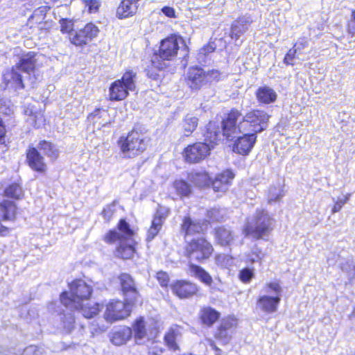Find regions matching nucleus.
<instances>
[{"mask_svg":"<svg viewBox=\"0 0 355 355\" xmlns=\"http://www.w3.org/2000/svg\"><path fill=\"white\" fill-rule=\"evenodd\" d=\"M157 279L159 282L162 286H166L168 283V275L162 271L157 273Z\"/></svg>","mask_w":355,"mask_h":355,"instance_id":"6e6d98bb","label":"nucleus"},{"mask_svg":"<svg viewBox=\"0 0 355 355\" xmlns=\"http://www.w3.org/2000/svg\"><path fill=\"white\" fill-rule=\"evenodd\" d=\"M174 187L177 193L181 196H187L191 193V187L185 181H175Z\"/></svg>","mask_w":355,"mask_h":355,"instance_id":"79ce46f5","label":"nucleus"},{"mask_svg":"<svg viewBox=\"0 0 355 355\" xmlns=\"http://www.w3.org/2000/svg\"><path fill=\"white\" fill-rule=\"evenodd\" d=\"M75 322L74 315L71 313H67L64 315L63 324L64 328L70 332L73 329V324Z\"/></svg>","mask_w":355,"mask_h":355,"instance_id":"09e8293b","label":"nucleus"},{"mask_svg":"<svg viewBox=\"0 0 355 355\" xmlns=\"http://www.w3.org/2000/svg\"><path fill=\"white\" fill-rule=\"evenodd\" d=\"M297 58V51H295L293 47L291 49L284 57V62L287 64H294L293 60Z\"/></svg>","mask_w":355,"mask_h":355,"instance_id":"864d4df0","label":"nucleus"},{"mask_svg":"<svg viewBox=\"0 0 355 355\" xmlns=\"http://www.w3.org/2000/svg\"><path fill=\"white\" fill-rule=\"evenodd\" d=\"M132 331L134 334L136 343L139 345L145 344L146 341H150L154 336V330L147 327L146 322L141 317L134 322Z\"/></svg>","mask_w":355,"mask_h":355,"instance_id":"2eb2a0df","label":"nucleus"},{"mask_svg":"<svg viewBox=\"0 0 355 355\" xmlns=\"http://www.w3.org/2000/svg\"><path fill=\"white\" fill-rule=\"evenodd\" d=\"M309 46V40L306 37L300 38L294 44L293 49L297 51V58L304 60L306 58L308 54L306 49Z\"/></svg>","mask_w":355,"mask_h":355,"instance_id":"f704fd0d","label":"nucleus"},{"mask_svg":"<svg viewBox=\"0 0 355 355\" xmlns=\"http://www.w3.org/2000/svg\"><path fill=\"white\" fill-rule=\"evenodd\" d=\"M24 355H40V349L36 345H30L27 347L24 352Z\"/></svg>","mask_w":355,"mask_h":355,"instance_id":"4d7b16f0","label":"nucleus"},{"mask_svg":"<svg viewBox=\"0 0 355 355\" xmlns=\"http://www.w3.org/2000/svg\"><path fill=\"white\" fill-rule=\"evenodd\" d=\"M211 145L207 143L196 142L184 148V157L189 163H198L205 159L210 153Z\"/></svg>","mask_w":355,"mask_h":355,"instance_id":"f8f14e48","label":"nucleus"},{"mask_svg":"<svg viewBox=\"0 0 355 355\" xmlns=\"http://www.w3.org/2000/svg\"><path fill=\"white\" fill-rule=\"evenodd\" d=\"M173 292L180 298L189 297L196 293L198 287L195 284L178 281L173 286Z\"/></svg>","mask_w":355,"mask_h":355,"instance_id":"4be33fe9","label":"nucleus"},{"mask_svg":"<svg viewBox=\"0 0 355 355\" xmlns=\"http://www.w3.org/2000/svg\"><path fill=\"white\" fill-rule=\"evenodd\" d=\"M134 302L112 300L107 305L105 319L108 322L122 320L130 315Z\"/></svg>","mask_w":355,"mask_h":355,"instance_id":"9b49d317","label":"nucleus"},{"mask_svg":"<svg viewBox=\"0 0 355 355\" xmlns=\"http://www.w3.org/2000/svg\"><path fill=\"white\" fill-rule=\"evenodd\" d=\"M15 204L10 200H4L0 203V219L2 221L14 220L16 216Z\"/></svg>","mask_w":355,"mask_h":355,"instance_id":"bb28decb","label":"nucleus"},{"mask_svg":"<svg viewBox=\"0 0 355 355\" xmlns=\"http://www.w3.org/2000/svg\"><path fill=\"white\" fill-rule=\"evenodd\" d=\"M269 115L263 110H253L244 116L237 110H232L223 121V135L234 137L238 132H248L257 136L268 127Z\"/></svg>","mask_w":355,"mask_h":355,"instance_id":"f257e3e1","label":"nucleus"},{"mask_svg":"<svg viewBox=\"0 0 355 355\" xmlns=\"http://www.w3.org/2000/svg\"><path fill=\"white\" fill-rule=\"evenodd\" d=\"M84 2L85 6L88 8L89 13L97 12L101 6V1L99 0H85Z\"/></svg>","mask_w":355,"mask_h":355,"instance_id":"3c124183","label":"nucleus"},{"mask_svg":"<svg viewBox=\"0 0 355 355\" xmlns=\"http://www.w3.org/2000/svg\"><path fill=\"white\" fill-rule=\"evenodd\" d=\"M147 75L149 78H150L153 80H157L159 76L157 72H154V71L151 72L150 70H148Z\"/></svg>","mask_w":355,"mask_h":355,"instance_id":"338daca9","label":"nucleus"},{"mask_svg":"<svg viewBox=\"0 0 355 355\" xmlns=\"http://www.w3.org/2000/svg\"><path fill=\"white\" fill-rule=\"evenodd\" d=\"M341 270L347 275L349 284H353L355 279V261L353 259L347 260L341 265Z\"/></svg>","mask_w":355,"mask_h":355,"instance_id":"4c0bfd02","label":"nucleus"},{"mask_svg":"<svg viewBox=\"0 0 355 355\" xmlns=\"http://www.w3.org/2000/svg\"><path fill=\"white\" fill-rule=\"evenodd\" d=\"M181 230L184 233V236H187L202 232V225L198 222L192 220L189 217H185Z\"/></svg>","mask_w":355,"mask_h":355,"instance_id":"7c9ffc66","label":"nucleus"},{"mask_svg":"<svg viewBox=\"0 0 355 355\" xmlns=\"http://www.w3.org/2000/svg\"><path fill=\"white\" fill-rule=\"evenodd\" d=\"M199 317L202 323L209 327L218 320L220 313L210 306H205L201 309Z\"/></svg>","mask_w":355,"mask_h":355,"instance_id":"a878e982","label":"nucleus"},{"mask_svg":"<svg viewBox=\"0 0 355 355\" xmlns=\"http://www.w3.org/2000/svg\"><path fill=\"white\" fill-rule=\"evenodd\" d=\"M252 20L247 17H242L239 20L236 21L232 26L231 37L236 41L239 40L242 34L248 30V24Z\"/></svg>","mask_w":355,"mask_h":355,"instance_id":"cd10ccee","label":"nucleus"},{"mask_svg":"<svg viewBox=\"0 0 355 355\" xmlns=\"http://www.w3.org/2000/svg\"><path fill=\"white\" fill-rule=\"evenodd\" d=\"M187 76V84L193 90H198L207 85L205 71L201 67H190Z\"/></svg>","mask_w":355,"mask_h":355,"instance_id":"f3484780","label":"nucleus"},{"mask_svg":"<svg viewBox=\"0 0 355 355\" xmlns=\"http://www.w3.org/2000/svg\"><path fill=\"white\" fill-rule=\"evenodd\" d=\"M350 197H351V194L347 193L343 199L335 200V198H333V201L335 203H334V205L331 210L332 214L338 212L342 209L343 206L348 202Z\"/></svg>","mask_w":355,"mask_h":355,"instance_id":"49530a36","label":"nucleus"},{"mask_svg":"<svg viewBox=\"0 0 355 355\" xmlns=\"http://www.w3.org/2000/svg\"><path fill=\"white\" fill-rule=\"evenodd\" d=\"M37 148L38 150L42 151L45 155L49 157L51 160H55L59 155V149L58 147L49 141L45 140L40 141Z\"/></svg>","mask_w":355,"mask_h":355,"instance_id":"c756f323","label":"nucleus"},{"mask_svg":"<svg viewBox=\"0 0 355 355\" xmlns=\"http://www.w3.org/2000/svg\"><path fill=\"white\" fill-rule=\"evenodd\" d=\"M114 211H115V205H114V203H112L111 205H107L103 209V210L102 211V215L103 216L104 218L107 221H109L111 219Z\"/></svg>","mask_w":355,"mask_h":355,"instance_id":"603ef678","label":"nucleus"},{"mask_svg":"<svg viewBox=\"0 0 355 355\" xmlns=\"http://www.w3.org/2000/svg\"><path fill=\"white\" fill-rule=\"evenodd\" d=\"M236 324V320L234 318L227 317L222 319L214 333V338L223 345L228 344L232 338Z\"/></svg>","mask_w":355,"mask_h":355,"instance_id":"ddd939ff","label":"nucleus"},{"mask_svg":"<svg viewBox=\"0 0 355 355\" xmlns=\"http://www.w3.org/2000/svg\"><path fill=\"white\" fill-rule=\"evenodd\" d=\"M225 210L214 208L208 211V217L214 221H220L224 218Z\"/></svg>","mask_w":355,"mask_h":355,"instance_id":"a18cd8bd","label":"nucleus"},{"mask_svg":"<svg viewBox=\"0 0 355 355\" xmlns=\"http://www.w3.org/2000/svg\"><path fill=\"white\" fill-rule=\"evenodd\" d=\"M118 230H110L104 237L107 243H117L115 254L123 259H130L135 252L134 232L130 225L124 220L121 219L118 224Z\"/></svg>","mask_w":355,"mask_h":355,"instance_id":"7ed1b4c3","label":"nucleus"},{"mask_svg":"<svg viewBox=\"0 0 355 355\" xmlns=\"http://www.w3.org/2000/svg\"><path fill=\"white\" fill-rule=\"evenodd\" d=\"M263 291L266 293L257 300V307L266 313H272L277 311L281 301L282 288L277 282L266 284Z\"/></svg>","mask_w":355,"mask_h":355,"instance_id":"6e6552de","label":"nucleus"},{"mask_svg":"<svg viewBox=\"0 0 355 355\" xmlns=\"http://www.w3.org/2000/svg\"><path fill=\"white\" fill-rule=\"evenodd\" d=\"M214 251L213 246L204 238L192 239L185 248V255L190 261L203 262Z\"/></svg>","mask_w":355,"mask_h":355,"instance_id":"9d476101","label":"nucleus"},{"mask_svg":"<svg viewBox=\"0 0 355 355\" xmlns=\"http://www.w3.org/2000/svg\"><path fill=\"white\" fill-rule=\"evenodd\" d=\"M85 34V37L90 42L92 39L96 37L99 32L98 28L92 23H89L81 29Z\"/></svg>","mask_w":355,"mask_h":355,"instance_id":"ea45409f","label":"nucleus"},{"mask_svg":"<svg viewBox=\"0 0 355 355\" xmlns=\"http://www.w3.org/2000/svg\"><path fill=\"white\" fill-rule=\"evenodd\" d=\"M139 0H123L116 10V16L120 19L127 18L136 13Z\"/></svg>","mask_w":355,"mask_h":355,"instance_id":"b1692460","label":"nucleus"},{"mask_svg":"<svg viewBox=\"0 0 355 355\" xmlns=\"http://www.w3.org/2000/svg\"><path fill=\"white\" fill-rule=\"evenodd\" d=\"M132 335V329L129 327H123L113 333L112 342L115 345H121L130 339Z\"/></svg>","mask_w":355,"mask_h":355,"instance_id":"2f4dec72","label":"nucleus"},{"mask_svg":"<svg viewBox=\"0 0 355 355\" xmlns=\"http://www.w3.org/2000/svg\"><path fill=\"white\" fill-rule=\"evenodd\" d=\"M273 228V219L264 209H257L249 216L243 229L245 236H252L256 239H263Z\"/></svg>","mask_w":355,"mask_h":355,"instance_id":"39448f33","label":"nucleus"},{"mask_svg":"<svg viewBox=\"0 0 355 355\" xmlns=\"http://www.w3.org/2000/svg\"><path fill=\"white\" fill-rule=\"evenodd\" d=\"M216 49V46L214 44H208L202 47L198 53L197 59L199 62H206L207 57L209 53H213Z\"/></svg>","mask_w":355,"mask_h":355,"instance_id":"58836bf2","label":"nucleus"},{"mask_svg":"<svg viewBox=\"0 0 355 355\" xmlns=\"http://www.w3.org/2000/svg\"><path fill=\"white\" fill-rule=\"evenodd\" d=\"M162 352V350L161 348H158L157 347H155L154 349L149 350V354L150 355H161Z\"/></svg>","mask_w":355,"mask_h":355,"instance_id":"69168bd1","label":"nucleus"},{"mask_svg":"<svg viewBox=\"0 0 355 355\" xmlns=\"http://www.w3.org/2000/svg\"><path fill=\"white\" fill-rule=\"evenodd\" d=\"M263 255L261 251L254 248L252 251L245 255V262L249 264H253L254 263L259 262L262 259Z\"/></svg>","mask_w":355,"mask_h":355,"instance_id":"a19ab883","label":"nucleus"},{"mask_svg":"<svg viewBox=\"0 0 355 355\" xmlns=\"http://www.w3.org/2000/svg\"><path fill=\"white\" fill-rule=\"evenodd\" d=\"M223 73L217 69H211L205 71L207 85L213 82H218L221 79Z\"/></svg>","mask_w":355,"mask_h":355,"instance_id":"c03bdc74","label":"nucleus"},{"mask_svg":"<svg viewBox=\"0 0 355 355\" xmlns=\"http://www.w3.org/2000/svg\"><path fill=\"white\" fill-rule=\"evenodd\" d=\"M118 144L124 157L133 158L147 149L149 139L144 134L133 130L126 137H121Z\"/></svg>","mask_w":355,"mask_h":355,"instance_id":"0eeeda50","label":"nucleus"},{"mask_svg":"<svg viewBox=\"0 0 355 355\" xmlns=\"http://www.w3.org/2000/svg\"><path fill=\"white\" fill-rule=\"evenodd\" d=\"M37 55L33 52H28L19 58V61L10 69L3 73V80L7 87L15 89H23L24 76L21 73L28 76L35 67Z\"/></svg>","mask_w":355,"mask_h":355,"instance_id":"20e7f679","label":"nucleus"},{"mask_svg":"<svg viewBox=\"0 0 355 355\" xmlns=\"http://www.w3.org/2000/svg\"><path fill=\"white\" fill-rule=\"evenodd\" d=\"M189 271L192 276L198 278L207 286L211 285L213 282L211 276L201 266L191 263L189 266Z\"/></svg>","mask_w":355,"mask_h":355,"instance_id":"c85d7f7f","label":"nucleus"},{"mask_svg":"<svg viewBox=\"0 0 355 355\" xmlns=\"http://www.w3.org/2000/svg\"><path fill=\"white\" fill-rule=\"evenodd\" d=\"M5 134H6L5 128L3 124L2 120L0 119V144H2L4 142Z\"/></svg>","mask_w":355,"mask_h":355,"instance_id":"680f3d73","label":"nucleus"},{"mask_svg":"<svg viewBox=\"0 0 355 355\" xmlns=\"http://www.w3.org/2000/svg\"><path fill=\"white\" fill-rule=\"evenodd\" d=\"M178 51H184L187 54V47L183 38L176 35H172L161 42L158 53L152 60V67L159 70L166 67L165 62H159V59L172 60L178 55Z\"/></svg>","mask_w":355,"mask_h":355,"instance_id":"423d86ee","label":"nucleus"},{"mask_svg":"<svg viewBox=\"0 0 355 355\" xmlns=\"http://www.w3.org/2000/svg\"><path fill=\"white\" fill-rule=\"evenodd\" d=\"M92 288L84 280L76 279L69 284V292L60 295L61 303L70 310L80 311L86 318L96 315L101 308L99 304L89 300Z\"/></svg>","mask_w":355,"mask_h":355,"instance_id":"f03ea898","label":"nucleus"},{"mask_svg":"<svg viewBox=\"0 0 355 355\" xmlns=\"http://www.w3.org/2000/svg\"><path fill=\"white\" fill-rule=\"evenodd\" d=\"M162 12L163 14L170 18L176 17L175 11L173 8L170 6H164L162 8Z\"/></svg>","mask_w":355,"mask_h":355,"instance_id":"052dcab7","label":"nucleus"},{"mask_svg":"<svg viewBox=\"0 0 355 355\" xmlns=\"http://www.w3.org/2000/svg\"><path fill=\"white\" fill-rule=\"evenodd\" d=\"M189 180L198 187H205L209 182V177L205 172L191 173Z\"/></svg>","mask_w":355,"mask_h":355,"instance_id":"c9c22d12","label":"nucleus"},{"mask_svg":"<svg viewBox=\"0 0 355 355\" xmlns=\"http://www.w3.org/2000/svg\"><path fill=\"white\" fill-rule=\"evenodd\" d=\"M243 135L239 137L234 144V151L241 155H248L253 148L257 136L248 132H241Z\"/></svg>","mask_w":355,"mask_h":355,"instance_id":"a211bd4d","label":"nucleus"},{"mask_svg":"<svg viewBox=\"0 0 355 355\" xmlns=\"http://www.w3.org/2000/svg\"><path fill=\"white\" fill-rule=\"evenodd\" d=\"M137 73L132 70L127 71L121 79L115 80L110 87V101H122L125 99L129 92L136 89Z\"/></svg>","mask_w":355,"mask_h":355,"instance_id":"1a4fd4ad","label":"nucleus"},{"mask_svg":"<svg viewBox=\"0 0 355 355\" xmlns=\"http://www.w3.org/2000/svg\"><path fill=\"white\" fill-rule=\"evenodd\" d=\"M207 342L208 345L216 352H220V349L216 345L215 342L210 338L207 339Z\"/></svg>","mask_w":355,"mask_h":355,"instance_id":"0e129e2a","label":"nucleus"},{"mask_svg":"<svg viewBox=\"0 0 355 355\" xmlns=\"http://www.w3.org/2000/svg\"><path fill=\"white\" fill-rule=\"evenodd\" d=\"M221 131L219 126L215 122H209L203 133L204 142L211 145V149L214 145L220 139Z\"/></svg>","mask_w":355,"mask_h":355,"instance_id":"5701e85b","label":"nucleus"},{"mask_svg":"<svg viewBox=\"0 0 355 355\" xmlns=\"http://www.w3.org/2000/svg\"><path fill=\"white\" fill-rule=\"evenodd\" d=\"M101 112H103V114H106V111L105 110H101L100 109H98L93 114L94 117H96L98 114H101Z\"/></svg>","mask_w":355,"mask_h":355,"instance_id":"774afa93","label":"nucleus"},{"mask_svg":"<svg viewBox=\"0 0 355 355\" xmlns=\"http://www.w3.org/2000/svg\"><path fill=\"white\" fill-rule=\"evenodd\" d=\"M170 214V209L159 205L154 215L151 225L148 230L146 240L152 241L161 230L162 225Z\"/></svg>","mask_w":355,"mask_h":355,"instance_id":"4468645a","label":"nucleus"},{"mask_svg":"<svg viewBox=\"0 0 355 355\" xmlns=\"http://www.w3.org/2000/svg\"><path fill=\"white\" fill-rule=\"evenodd\" d=\"M198 124V119L191 114H187L182 121V129L186 137L190 136Z\"/></svg>","mask_w":355,"mask_h":355,"instance_id":"72a5a7b5","label":"nucleus"},{"mask_svg":"<svg viewBox=\"0 0 355 355\" xmlns=\"http://www.w3.org/2000/svg\"><path fill=\"white\" fill-rule=\"evenodd\" d=\"M207 342L208 345L216 352H220V349L216 345L215 342L210 338L207 339Z\"/></svg>","mask_w":355,"mask_h":355,"instance_id":"e2e57ef3","label":"nucleus"},{"mask_svg":"<svg viewBox=\"0 0 355 355\" xmlns=\"http://www.w3.org/2000/svg\"><path fill=\"white\" fill-rule=\"evenodd\" d=\"M181 328L178 326L171 327L164 336V340L166 345L173 350L178 349L177 340L180 335Z\"/></svg>","mask_w":355,"mask_h":355,"instance_id":"473e14b6","label":"nucleus"},{"mask_svg":"<svg viewBox=\"0 0 355 355\" xmlns=\"http://www.w3.org/2000/svg\"><path fill=\"white\" fill-rule=\"evenodd\" d=\"M121 289L125 299H128L130 302H135L139 296L138 292L135 287V284L131 276L128 274L123 273L119 277Z\"/></svg>","mask_w":355,"mask_h":355,"instance_id":"6ab92c4d","label":"nucleus"},{"mask_svg":"<svg viewBox=\"0 0 355 355\" xmlns=\"http://www.w3.org/2000/svg\"><path fill=\"white\" fill-rule=\"evenodd\" d=\"M214 236L216 242L221 246H230L236 237L230 228L224 226L216 228Z\"/></svg>","mask_w":355,"mask_h":355,"instance_id":"412c9836","label":"nucleus"},{"mask_svg":"<svg viewBox=\"0 0 355 355\" xmlns=\"http://www.w3.org/2000/svg\"><path fill=\"white\" fill-rule=\"evenodd\" d=\"M70 40L76 46H83L89 42L81 29L76 31L75 34H71Z\"/></svg>","mask_w":355,"mask_h":355,"instance_id":"37998d69","label":"nucleus"},{"mask_svg":"<svg viewBox=\"0 0 355 355\" xmlns=\"http://www.w3.org/2000/svg\"><path fill=\"white\" fill-rule=\"evenodd\" d=\"M12 112V110L9 105H7V103L4 100H0V113L10 115Z\"/></svg>","mask_w":355,"mask_h":355,"instance_id":"13d9d810","label":"nucleus"},{"mask_svg":"<svg viewBox=\"0 0 355 355\" xmlns=\"http://www.w3.org/2000/svg\"><path fill=\"white\" fill-rule=\"evenodd\" d=\"M256 97L259 103L270 104L274 103L277 98L276 92L271 87L264 85L259 87L256 92Z\"/></svg>","mask_w":355,"mask_h":355,"instance_id":"393cba45","label":"nucleus"},{"mask_svg":"<svg viewBox=\"0 0 355 355\" xmlns=\"http://www.w3.org/2000/svg\"><path fill=\"white\" fill-rule=\"evenodd\" d=\"M61 31L62 33H69L73 29V24L70 21L62 19L60 20Z\"/></svg>","mask_w":355,"mask_h":355,"instance_id":"5fc2aeb1","label":"nucleus"},{"mask_svg":"<svg viewBox=\"0 0 355 355\" xmlns=\"http://www.w3.org/2000/svg\"><path fill=\"white\" fill-rule=\"evenodd\" d=\"M254 277L253 269L245 268L239 272V278L244 283H248Z\"/></svg>","mask_w":355,"mask_h":355,"instance_id":"8fccbe9b","label":"nucleus"},{"mask_svg":"<svg viewBox=\"0 0 355 355\" xmlns=\"http://www.w3.org/2000/svg\"><path fill=\"white\" fill-rule=\"evenodd\" d=\"M215 259L216 264L221 267H226L227 264V263H225V261H229L228 257L225 254H218L216 257Z\"/></svg>","mask_w":355,"mask_h":355,"instance_id":"bf43d9fd","label":"nucleus"},{"mask_svg":"<svg viewBox=\"0 0 355 355\" xmlns=\"http://www.w3.org/2000/svg\"><path fill=\"white\" fill-rule=\"evenodd\" d=\"M6 196L14 199H20L23 195V190L21 186L17 183H12L5 189Z\"/></svg>","mask_w":355,"mask_h":355,"instance_id":"e433bc0d","label":"nucleus"},{"mask_svg":"<svg viewBox=\"0 0 355 355\" xmlns=\"http://www.w3.org/2000/svg\"><path fill=\"white\" fill-rule=\"evenodd\" d=\"M26 162L33 171L39 173H44L46 171L44 158L40 155L37 147H28L26 150Z\"/></svg>","mask_w":355,"mask_h":355,"instance_id":"dca6fc26","label":"nucleus"},{"mask_svg":"<svg viewBox=\"0 0 355 355\" xmlns=\"http://www.w3.org/2000/svg\"><path fill=\"white\" fill-rule=\"evenodd\" d=\"M284 196L283 191L276 187H271L268 192V202H276Z\"/></svg>","mask_w":355,"mask_h":355,"instance_id":"de8ad7c7","label":"nucleus"},{"mask_svg":"<svg viewBox=\"0 0 355 355\" xmlns=\"http://www.w3.org/2000/svg\"><path fill=\"white\" fill-rule=\"evenodd\" d=\"M234 178V174L230 170H226L217 175L212 182L213 189L216 192H225L232 180Z\"/></svg>","mask_w":355,"mask_h":355,"instance_id":"aec40b11","label":"nucleus"}]
</instances>
